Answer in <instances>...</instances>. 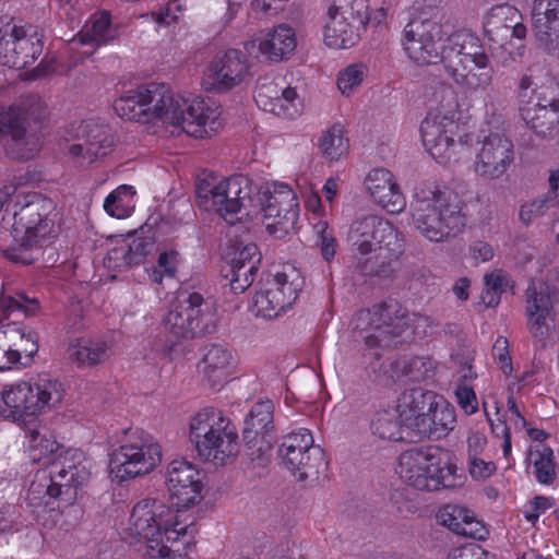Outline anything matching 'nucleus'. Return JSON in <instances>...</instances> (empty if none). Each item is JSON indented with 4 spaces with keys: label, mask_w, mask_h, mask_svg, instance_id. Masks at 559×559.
Returning a JSON list of instances; mask_svg holds the SVG:
<instances>
[{
    "label": "nucleus",
    "mask_w": 559,
    "mask_h": 559,
    "mask_svg": "<svg viewBox=\"0 0 559 559\" xmlns=\"http://www.w3.org/2000/svg\"><path fill=\"white\" fill-rule=\"evenodd\" d=\"M165 484L171 506L148 498L139 501L130 515L129 530L145 538L147 559L181 558L192 538L190 525L178 520V512L202 500L200 472L190 462L174 460L166 469Z\"/></svg>",
    "instance_id": "obj_1"
},
{
    "label": "nucleus",
    "mask_w": 559,
    "mask_h": 559,
    "mask_svg": "<svg viewBox=\"0 0 559 559\" xmlns=\"http://www.w3.org/2000/svg\"><path fill=\"white\" fill-rule=\"evenodd\" d=\"M445 33L437 21L413 17L404 27L402 45L418 64L441 62L448 76L464 93L485 92L492 83L493 68L481 40L460 32L443 44Z\"/></svg>",
    "instance_id": "obj_2"
},
{
    "label": "nucleus",
    "mask_w": 559,
    "mask_h": 559,
    "mask_svg": "<svg viewBox=\"0 0 559 559\" xmlns=\"http://www.w3.org/2000/svg\"><path fill=\"white\" fill-rule=\"evenodd\" d=\"M114 110L122 119L151 123L160 120L194 138H204L219 126L217 109L202 98L174 95L165 83H148L120 96Z\"/></svg>",
    "instance_id": "obj_3"
},
{
    "label": "nucleus",
    "mask_w": 559,
    "mask_h": 559,
    "mask_svg": "<svg viewBox=\"0 0 559 559\" xmlns=\"http://www.w3.org/2000/svg\"><path fill=\"white\" fill-rule=\"evenodd\" d=\"M463 202L448 188L433 182H420L411 202L413 223L420 235L431 242H445L465 227Z\"/></svg>",
    "instance_id": "obj_4"
},
{
    "label": "nucleus",
    "mask_w": 559,
    "mask_h": 559,
    "mask_svg": "<svg viewBox=\"0 0 559 559\" xmlns=\"http://www.w3.org/2000/svg\"><path fill=\"white\" fill-rule=\"evenodd\" d=\"M51 212V200L41 197H35L14 212L13 230L22 236L4 250V257L23 265L34 263L41 254L43 241L53 230Z\"/></svg>",
    "instance_id": "obj_5"
},
{
    "label": "nucleus",
    "mask_w": 559,
    "mask_h": 559,
    "mask_svg": "<svg viewBox=\"0 0 559 559\" xmlns=\"http://www.w3.org/2000/svg\"><path fill=\"white\" fill-rule=\"evenodd\" d=\"M189 439L198 455L215 465H225L239 452L235 426L213 407H205L191 418Z\"/></svg>",
    "instance_id": "obj_6"
},
{
    "label": "nucleus",
    "mask_w": 559,
    "mask_h": 559,
    "mask_svg": "<svg viewBox=\"0 0 559 559\" xmlns=\"http://www.w3.org/2000/svg\"><path fill=\"white\" fill-rule=\"evenodd\" d=\"M248 179L242 176L230 177L219 182L215 178L198 179L195 182V203L207 212H215L227 223L234 225L254 213L251 203Z\"/></svg>",
    "instance_id": "obj_7"
},
{
    "label": "nucleus",
    "mask_w": 559,
    "mask_h": 559,
    "mask_svg": "<svg viewBox=\"0 0 559 559\" xmlns=\"http://www.w3.org/2000/svg\"><path fill=\"white\" fill-rule=\"evenodd\" d=\"M456 466L442 462L439 449L416 447L400 456L399 474L407 484L418 490L435 491L453 488L456 483Z\"/></svg>",
    "instance_id": "obj_8"
},
{
    "label": "nucleus",
    "mask_w": 559,
    "mask_h": 559,
    "mask_svg": "<svg viewBox=\"0 0 559 559\" xmlns=\"http://www.w3.org/2000/svg\"><path fill=\"white\" fill-rule=\"evenodd\" d=\"M347 241L360 255L373 253L388 261L396 260L404 248L402 234L386 218L374 214L355 218L349 225Z\"/></svg>",
    "instance_id": "obj_9"
},
{
    "label": "nucleus",
    "mask_w": 559,
    "mask_h": 559,
    "mask_svg": "<svg viewBox=\"0 0 559 559\" xmlns=\"http://www.w3.org/2000/svg\"><path fill=\"white\" fill-rule=\"evenodd\" d=\"M162 323L175 340H192L216 330L210 304L199 293L180 294L170 304Z\"/></svg>",
    "instance_id": "obj_10"
},
{
    "label": "nucleus",
    "mask_w": 559,
    "mask_h": 559,
    "mask_svg": "<svg viewBox=\"0 0 559 559\" xmlns=\"http://www.w3.org/2000/svg\"><path fill=\"white\" fill-rule=\"evenodd\" d=\"M358 320L368 322L365 344L381 349L396 348L405 343L404 334L411 322L406 309L393 299L359 311Z\"/></svg>",
    "instance_id": "obj_11"
},
{
    "label": "nucleus",
    "mask_w": 559,
    "mask_h": 559,
    "mask_svg": "<svg viewBox=\"0 0 559 559\" xmlns=\"http://www.w3.org/2000/svg\"><path fill=\"white\" fill-rule=\"evenodd\" d=\"M160 460V445L151 436L134 432L110 453L109 471L123 481L150 473Z\"/></svg>",
    "instance_id": "obj_12"
},
{
    "label": "nucleus",
    "mask_w": 559,
    "mask_h": 559,
    "mask_svg": "<svg viewBox=\"0 0 559 559\" xmlns=\"http://www.w3.org/2000/svg\"><path fill=\"white\" fill-rule=\"evenodd\" d=\"M45 116V105L36 95L27 96L19 106L0 108V134L11 135L20 158H33L39 152V138L27 128L31 120L39 123Z\"/></svg>",
    "instance_id": "obj_13"
},
{
    "label": "nucleus",
    "mask_w": 559,
    "mask_h": 559,
    "mask_svg": "<svg viewBox=\"0 0 559 559\" xmlns=\"http://www.w3.org/2000/svg\"><path fill=\"white\" fill-rule=\"evenodd\" d=\"M278 457L298 480H318L326 471L324 451L313 445V438L308 429H300L283 438Z\"/></svg>",
    "instance_id": "obj_14"
},
{
    "label": "nucleus",
    "mask_w": 559,
    "mask_h": 559,
    "mask_svg": "<svg viewBox=\"0 0 559 559\" xmlns=\"http://www.w3.org/2000/svg\"><path fill=\"white\" fill-rule=\"evenodd\" d=\"M63 393L62 384L58 380L43 374L34 381H23L4 390L2 400L14 416L36 415L45 408L60 404Z\"/></svg>",
    "instance_id": "obj_15"
},
{
    "label": "nucleus",
    "mask_w": 559,
    "mask_h": 559,
    "mask_svg": "<svg viewBox=\"0 0 559 559\" xmlns=\"http://www.w3.org/2000/svg\"><path fill=\"white\" fill-rule=\"evenodd\" d=\"M304 278L293 267L269 276L253 297V310L257 317L273 319L278 317L298 298Z\"/></svg>",
    "instance_id": "obj_16"
},
{
    "label": "nucleus",
    "mask_w": 559,
    "mask_h": 559,
    "mask_svg": "<svg viewBox=\"0 0 559 559\" xmlns=\"http://www.w3.org/2000/svg\"><path fill=\"white\" fill-rule=\"evenodd\" d=\"M459 126L453 116L440 110H431L420 124L423 143L431 156L440 162H457L456 154L465 150V144L454 140Z\"/></svg>",
    "instance_id": "obj_17"
},
{
    "label": "nucleus",
    "mask_w": 559,
    "mask_h": 559,
    "mask_svg": "<svg viewBox=\"0 0 559 559\" xmlns=\"http://www.w3.org/2000/svg\"><path fill=\"white\" fill-rule=\"evenodd\" d=\"M555 288L531 282L524 293V314L526 329L535 344L546 347V341L551 334L550 322L555 321L554 310Z\"/></svg>",
    "instance_id": "obj_18"
},
{
    "label": "nucleus",
    "mask_w": 559,
    "mask_h": 559,
    "mask_svg": "<svg viewBox=\"0 0 559 559\" xmlns=\"http://www.w3.org/2000/svg\"><path fill=\"white\" fill-rule=\"evenodd\" d=\"M480 147L476 154L474 173L487 180L501 178L514 162V145L502 131H489L478 142Z\"/></svg>",
    "instance_id": "obj_19"
},
{
    "label": "nucleus",
    "mask_w": 559,
    "mask_h": 559,
    "mask_svg": "<svg viewBox=\"0 0 559 559\" xmlns=\"http://www.w3.org/2000/svg\"><path fill=\"white\" fill-rule=\"evenodd\" d=\"M260 214L266 230L278 238L295 228L299 210L294 191L287 185H280L273 192L265 194Z\"/></svg>",
    "instance_id": "obj_20"
},
{
    "label": "nucleus",
    "mask_w": 559,
    "mask_h": 559,
    "mask_svg": "<svg viewBox=\"0 0 559 559\" xmlns=\"http://www.w3.org/2000/svg\"><path fill=\"white\" fill-rule=\"evenodd\" d=\"M48 468L55 485L62 488L63 504L71 506L76 500L79 488L90 478L83 452L76 449H61L56 457L49 461Z\"/></svg>",
    "instance_id": "obj_21"
},
{
    "label": "nucleus",
    "mask_w": 559,
    "mask_h": 559,
    "mask_svg": "<svg viewBox=\"0 0 559 559\" xmlns=\"http://www.w3.org/2000/svg\"><path fill=\"white\" fill-rule=\"evenodd\" d=\"M249 75L247 56L238 49H228L217 53L205 72L207 90L227 92L241 84Z\"/></svg>",
    "instance_id": "obj_22"
},
{
    "label": "nucleus",
    "mask_w": 559,
    "mask_h": 559,
    "mask_svg": "<svg viewBox=\"0 0 559 559\" xmlns=\"http://www.w3.org/2000/svg\"><path fill=\"white\" fill-rule=\"evenodd\" d=\"M112 147L114 136L107 127L84 121L68 152L79 166L84 167L108 155Z\"/></svg>",
    "instance_id": "obj_23"
},
{
    "label": "nucleus",
    "mask_w": 559,
    "mask_h": 559,
    "mask_svg": "<svg viewBox=\"0 0 559 559\" xmlns=\"http://www.w3.org/2000/svg\"><path fill=\"white\" fill-rule=\"evenodd\" d=\"M38 308V300L28 297L24 293H16L15 296H0V334L3 335L2 340L13 349V353H17L19 360V348L22 347V341L27 328L15 321L8 322L7 324H2V322L11 317L17 318L21 314L24 317L33 316Z\"/></svg>",
    "instance_id": "obj_24"
},
{
    "label": "nucleus",
    "mask_w": 559,
    "mask_h": 559,
    "mask_svg": "<svg viewBox=\"0 0 559 559\" xmlns=\"http://www.w3.org/2000/svg\"><path fill=\"white\" fill-rule=\"evenodd\" d=\"M439 395L432 391L414 388L402 393L397 403V413L405 428L420 438L428 427V415L436 409Z\"/></svg>",
    "instance_id": "obj_25"
},
{
    "label": "nucleus",
    "mask_w": 559,
    "mask_h": 559,
    "mask_svg": "<svg viewBox=\"0 0 559 559\" xmlns=\"http://www.w3.org/2000/svg\"><path fill=\"white\" fill-rule=\"evenodd\" d=\"M365 186L372 200L391 214L400 213L406 205L405 198L391 171L372 169L365 179Z\"/></svg>",
    "instance_id": "obj_26"
},
{
    "label": "nucleus",
    "mask_w": 559,
    "mask_h": 559,
    "mask_svg": "<svg viewBox=\"0 0 559 559\" xmlns=\"http://www.w3.org/2000/svg\"><path fill=\"white\" fill-rule=\"evenodd\" d=\"M260 261L261 254L255 243L239 245L234 249L225 277L235 294L243 293L253 283Z\"/></svg>",
    "instance_id": "obj_27"
},
{
    "label": "nucleus",
    "mask_w": 559,
    "mask_h": 559,
    "mask_svg": "<svg viewBox=\"0 0 559 559\" xmlns=\"http://www.w3.org/2000/svg\"><path fill=\"white\" fill-rule=\"evenodd\" d=\"M532 29L539 46L546 50L555 48L559 38V0H534Z\"/></svg>",
    "instance_id": "obj_28"
},
{
    "label": "nucleus",
    "mask_w": 559,
    "mask_h": 559,
    "mask_svg": "<svg viewBox=\"0 0 559 559\" xmlns=\"http://www.w3.org/2000/svg\"><path fill=\"white\" fill-rule=\"evenodd\" d=\"M336 14L334 25L346 23L350 39H360L370 21V8L368 0H335L329 8Z\"/></svg>",
    "instance_id": "obj_29"
},
{
    "label": "nucleus",
    "mask_w": 559,
    "mask_h": 559,
    "mask_svg": "<svg viewBox=\"0 0 559 559\" xmlns=\"http://www.w3.org/2000/svg\"><path fill=\"white\" fill-rule=\"evenodd\" d=\"M259 51L274 62L286 60L296 48V36L292 27L281 24L258 38Z\"/></svg>",
    "instance_id": "obj_30"
},
{
    "label": "nucleus",
    "mask_w": 559,
    "mask_h": 559,
    "mask_svg": "<svg viewBox=\"0 0 559 559\" xmlns=\"http://www.w3.org/2000/svg\"><path fill=\"white\" fill-rule=\"evenodd\" d=\"M521 19L522 16L520 11L514 7L509 4L496 5L490 9L484 27L489 39L496 40L493 36L502 35L500 27L501 22H510V25H507V28L511 29L509 37L523 41L526 37L527 28L520 21Z\"/></svg>",
    "instance_id": "obj_31"
},
{
    "label": "nucleus",
    "mask_w": 559,
    "mask_h": 559,
    "mask_svg": "<svg viewBox=\"0 0 559 559\" xmlns=\"http://www.w3.org/2000/svg\"><path fill=\"white\" fill-rule=\"evenodd\" d=\"M15 50L10 53L9 62L12 68L24 69L33 64L43 52V41L32 26L15 28Z\"/></svg>",
    "instance_id": "obj_32"
},
{
    "label": "nucleus",
    "mask_w": 559,
    "mask_h": 559,
    "mask_svg": "<svg viewBox=\"0 0 559 559\" xmlns=\"http://www.w3.org/2000/svg\"><path fill=\"white\" fill-rule=\"evenodd\" d=\"M69 359L78 368H90L109 358V346L104 341L80 338L68 347Z\"/></svg>",
    "instance_id": "obj_33"
},
{
    "label": "nucleus",
    "mask_w": 559,
    "mask_h": 559,
    "mask_svg": "<svg viewBox=\"0 0 559 559\" xmlns=\"http://www.w3.org/2000/svg\"><path fill=\"white\" fill-rule=\"evenodd\" d=\"M273 412L274 405L270 400L260 401L251 407L242 428V438H247L248 443L252 442L258 433L273 435Z\"/></svg>",
    "instance_id": "obj_34"
},
{
    "label": "nucleus",
    "mask_w": 559,
    "mask_h": 559,
    "mask_svg": "<svg viewBox=\"0 0 559 559\" xmlns=\"http://www.w3.org/2000/svg\"><path fill=\"white\" fill-rule=\"evenodd\" d=\"M521 116L540 138H552L559 133V108L522 107Z\"/></svg>",
    "instance_id": "obj_35"
},
{
    "label": "nucleus",
    "mask_w": 559,
    "mask_h": 559,
    "mask_svg": "<svg viewBox=\"0 0 559 559\" xmlns=\"http://www.w3.org/2000/svg\"><path fill=\"white\" fill-rule=\"evenodd\" d=\"M233 360L231 352L222 344L204 347L202 371L214 384L221 383L227 377V368Z\"/></svg>",
    "instance_id": "obj_36"
},
{
    "label": "nucleus",
    "mask_w": 559,
    "mask_h": 559,
    "mask_svg": "<svg viewBox=\"0 0 559 559\" xmlns=\"http://www.w3.org/2000/svg\"><path fill=\"white\" fill-rule=\"evenodd\" d=\"M549 191L520 209V218L524 224H530L534 219L543 216L550 207L559 204V168L549 176Z\"/></svg>",
    "instance_id": "obj_37"
},
{
    "label": "nucleus",
    "mask_w": 559,
    "mask_h": 559,
    "mask_svg": "<svg viewBox=\"0 0 559 559\" xmlns=\"http://www.w3.org/2000/svg\"><path fill=\"white\" fill-rule=\"evenodd\" d=\"M428 415V427L423 430L420 438H437L440 439L448 435L449 431L453 430L455 425V411L441 396L439 397L436 409H431Z\"/></svg>",
    "instance_id": "obj_38"
},
{
    "label": "nucleus",
    "mask_w": 559,
    "mask_h": 559,
    "mask_svg": "<svg viewBox=\"0 0 559 559\" xmlns=\"http://www.w3.org/2000/svg\"><path fill=\"white\" fill-rule=\"evenodd\" d=\"M117 31L112 27L110 16L107 12L95 14L80 33V41L83 45H95L96 47L114 40Z\"/></svg>",
    "instance_id": "obj_39"
},
{
    "label": "nucleus",
    "mask_w": 559,
    "mask_h": 559,
    "mask_svg": "<svg viewBox=\"0 0 559 559\" xmlns=\"http://www.w3.org/2000/svg\"><path fill=\"white\" fill-rule=\"evenodd\" d=\"M403 423L396 409H382L373 415L370 429L373 436L389 441H400L403 439Z\"/></svg>",
    "instance_id": "obj_40"
},
{
    "label": "nucleus",
    "mask_w": 559,
    "mask_h": 559,
    "mask_svg": "<svg viewBox=\"0 0 559 559\" xmlns=\"http://www.w3.org/2000/svg\"><path fill=\"white\" fill-rule=\"evenodd\" d=\"M135 189L133 186L121 185L112 190L104 201L105 212L116 218L129 217L134 210Z\"/></svg>",
    "instance_id": "obj_41"
},
{
    "label": "nucleus",
    "mask_w": 559,
    "mask_h": 559,
    "mask_svg": "<svg viewBox=\"0 0 559 559\" xmlns=\"http://www.w3.org/2000/svg\"><path fill=\"white\" fill-rule=\"evenodd\" d=\"M62 447L52 438L39 430L29 431V456L32 461L49 465Z\"/></svg>",
    "instance_id": "obj_42"
},
{
    "label": "nucleus",
    "mask_w": 559,
    "mask_h": 559,
    "mask_svg": "<svg viewBox=\"0 0 559 559\" xmlns=\"http://www.w3.org/2000/svg\"><path fill=\"white\" fill-rule=\"evenodd\" d=\"M322 154L330 160H337L348 150V140L342 124L335 123L329 128L319 141Z\"/></svg>",
    "instance_id": "obj_43"
},
{
    "label": "nucleus",
    "mask_w": 559,
    "mask_h": 559,
    "mask_svg": "<svg viewBox=\"0 0 559 559\" xmlns=\"http://www.w3.org/2000/svg\"><path fill=\"white\" fill-rule=\"evenodd\" d=\"M328 19L324 24V43L334 49H345L355 46L360 39H350L349 36H346L348 33L346 23H341L340 26L334 25L336 22V14H334L330 9L326 14Z\"/></svg>",
    "instance_id": "obj_44"
},
{
    "label": "nucleus",
    "mask_w": 559,
    "mask_h": 559,
    "mask_svg": "<svg viewBox=\"0 0 559 559\" xmlns=\"http://www.w3.org/2000/svg\"><path fill=\"white\" fill-rule=\"evenodd\" d=\"M531 456L533 457L536 479L544 485L551 484L556 478L552 450L543 445L542 449L531 453Z\"/></svg>",
    "instance_id": "obj_45"
},
{
    "label": "nucleus",
    "mask_w": 559,
    "mask_h": 559,
    "mask_svg": "<svg viewBox=\"0 0 559 559\" xmlns=\"http://www.w3.org/2000/svg\"><path fill=\"white\" fill-rule=\"evenodd\" d=\"M28 493L33 496L34 499H56L63 503L62 488L55 485V480L51 478L49 472L47 474L44 472L41 475H36V478L28 488ZM45 503L48 504L49 500H45Z\"/></svg>",
    "instance_id": "obj_46"
},
{
    "label": "nucleus",
    "mask_w": 559,
    "mask_h": 559,
    "mask_svg": "<svg viewBox=\"0 0 559 559\" xmlns=\"http://www.w3.org/2000/svg\"><path fill=\"white\" fill-rule=\"evenodd\" d=\"M525 107L559 108V84L548 80L544 85L533 90L532 100Z\"/></svg>",
    "instance_id": "obj_47"
},
{
    "label": "nucleus",
    "mask_w": 559,
    "mask_h": 559,
    "mask_svg": "<svg viewBox=\"0 0 559 559\" xmlns=\"http://www.w3.org/2000/svg\"><path fill=\"white\" fill-rule=\"evenodd\" d=\"M366 67L361 63L348 66L340 72L337 78V86L343 95H349L353 90L358 86L365 79Z\"/></svg>",
    "instance_id": "obj_48"
},
{
    "label": "nucleus",
    "mask_w": 559,
    "mask_h": 559,
    "mask_svg": "<svg viewBox=\"0 0 559 559\" xmlns=\"http://www.w3.org/2000/svg\"><path fill=\"white\" fill-rule=\"evenodd\" d=\"M245 442V450L248 457L253 461L263 462L265 456L271 452L275 441L274 435L264 436L258 433L254 440L248 443L247 438H242Z\"/></svg>",
    "instance_id": "obj_49"
},
{
    "label": "nucleus",
    "mask_w": 559,
    "mask_h": 559,
    "mask_svg": "<svg viewBox=\"0 0 559 559\" xmlns=\"http://www.w3.org/2000/svg\"><path fill=\"white\" fill-rule=\"evenodd\" d=\"M284 88V86L278 85L274 81L260 82L254 94L257 105L267 111L273 102L278 103V98L283 95Z\"/></svg>",
    "instance_id": "obj_50"
},
{
    "label": "nucleus",
    "mask_w": 559,
    "mask_h": 559,
    "mask_svg": "<svg viewBox=\"0 0 559 559\" xmlns=\"http://www.w3.org/2000/svg\"><path fill=\"white\" fill-rule=\"evenodd\" d=\"M471 511L457 504H448L440 510L439 519L450 531L459 530L461 523L471 519Z\"/></svg>",
    "instance_id": "obj_51"
},
{
    "label": "nucleus",
    "mask_w": 559,
    "mask_h": 559,
    "mask_svg": "<svg viewBox=\"0 0 559 559\" xmlns=\"http://www.w3.org/2000/svg\"><path fill=\"white\" fill-rule=\"evenodd\" d=\"M297 99V93L293 87H285L283 95L278 98L277 102H273L272 106L267 111L284 118H293L297 115V109L295 102Z\"/></svg>",
    "instance_id": "obj_52"
},
{
    "label": "nucleus",
    "mask_w": 559,
    "mask_h": 559,
    "mask_svg": "<svg viewBox=\"0 0 559 559\" xmlns=\"http://www.w3.org/2000/svg\"><path fill=\"white\" fill-rule=\"evenodd\" d=\"M473 443H475L476 445L479 444L480 438L474 437V438L468 439L469 473L476 479L487 478L496 471V465L492 462H485L484 460L478 459L475 453L473 454L472 453Z\"/></svg>",
    "instance_id": "obj_53"
},
{
    "label": "nucleus",
    "mask_w": 559,
    "mask_h": 559,
    "mask_svg": "<svg viewBox=\"0 0 559 559\" xmlns=\"http://www.w3.org/2000/svg\"><path fill=\"white\" fill-rule=\"evenodd\" d=\"M105 263L109 269L118 271L135 265L126 243L111 249L105 258Z\"/></svg>",
    "instance_id": "obj_54"
},
{
    "label": "nucleus",
    "mask_w": 559,
    "mask_h": 559,
    "mask_svg": "<svg viewBox=\"0 0 559 559\" xmlns=\"http://www.w3.org/2000/svg\"><path fill=\"white\" fill-rule=\"evenodd\" d=\"M126 245L135 265L143 263L145 257L155 249V242L147 237L135 238Z\"/></svg>",
    "instance_id": "obj_55"
},
{
    "label": "nucleus",
    "mask_w": 559,
    "mask_h": 559,
    "mask_svg": "<svg viewBox=\"0 0 559 559\" xmlns=\"http://www.w3.org/2000/svg\"><path fill=\"white\" fill-rule=\"evenodd\" d=\"M492 355L495 360L500 365V368L506 374L511 373L512 362L508 352V341L503 336H498L493 346Z\"/></svg>",
    "instance_id": "obj_56"
},
{
    "label": "nucleus",
    "mask_w": 559,
    "mask_h": 559,
    "mask_svg": "<svg viewBox=\"0 0 559 559\" xmlns=\"http://www.w3.org/2000/svg\"><path fill=\"white\" fill-rule=\"evenodd\" d=\"M455 396L460 407L465 414L472 415L478 409L477 397L472 388L465 385L457 386Z\"/></svg>",
    "instance_id": "obj_57"
},
{
    "label": "nucleus",
    "mask_w": 559,
    "mask_h": 559,
    "mask_svg": "<svg viewBox=\"0 0 559 559\" xmlns=\"http://www.w3.org/2000/svg\"><path fill=\"white\" fill-rule=\"evenodd\" d=\"M453 533L473 539H484L487 532L483 524L471 513V519H466L461 523L459 530H455Z\"/></svg>",
    "instance_id": "obj_58"
},
{
    "label": "nucleus",
    "mask_w": 559,
    "mask_h": 559,
    "mask_svg": "<svg viewBox=\"0 0 559 559\" xmlns=\"http://www.w3.org/2000/svg\"><path fill=\"white\" fill-rule=\"evenodd\" d=\"M454 362L463 368L464 373L462 378L464 380H473L476 378V373L472 369V362L474 360L473 352L467 348H460L451 355Z\"/></svg>",
    "instance_id": "obj_59"
},
{
    "label": "nucleus",
    "mask_w": 559,
    "mask_h": 559,
    "mask_svg": "<svg viewBox=\"0 0 559 559\" xmlns=\"http://www.w3.org/2000/svg\"><path fill=\"white\" fill-rule=\"evenodd\" d=\"M19 509L15 506H5L0 509V535L10 532L19 524Z\"/></svg>",
    "instance_id": "obj_60"
},
{
    "label": "nucleus",
    "mask_w": 559,
    "mask_h": 559,
    "mask_svg": "<svg viewBox=\"0 0 559 559\" xmlns=\"http://www.w3.org/2000/svg\"><path fill=\"white\" fill-rule=\"evenodd\" d=\"M484 550L477 544H467L456 548H453L449 555L448 559H481L484 555Z\"/></svg>",
    "instance_id": "obj_61"
},
{
    "label": "nucleus",
    "mask_w": 559,
    "mask_h": 559,
    "mask_svg": "<svg viewBox=\"0 0 559 559\" xmlns=\"http://www.w3.org/2000/svg\"><path fill=\"white\" fill-rule=\"evenodd\" d=\"M500 48H501V63L506 67L510 66L512 62H515L518 59H520L523 56L525 46L524 44H519L514 47V49H511L512 41H499Z\"/></svg>",
    "instance_id": "obj_62"
},
{
    "label": "nucleus",
    "mask_w": 559,
    "mask_h": 559,
    "mask_svg": "<svg viewBox=\"0 0 559 559\" xmlns=\"http://www.w3.org/2000/svg\"><path fill=\"white\" fill-rule=\"evenodd\" d=\"M177 252H162L157 260L156 267L165 273L167 277H174L176 274Z\"/></svg>",
    "instance_id": "obj_63"
},
{
    "label": "nucleus",
    "mask_w": 559,
    "mask_h": 559,
    "mask_svg": "<svg viewBox=\"0 0 559 559\" xmlns=\"http://www.w3.org/2000/svg\"><path fill=\"white\" fill-rule=\"evenodd\" d=\"M469 252L476 263L486 262L493 257L492 247L489 243L480 240L475 241L471 246Z\"/></svg>",
    "instance_id": "obj_64"
}]
</instances>
